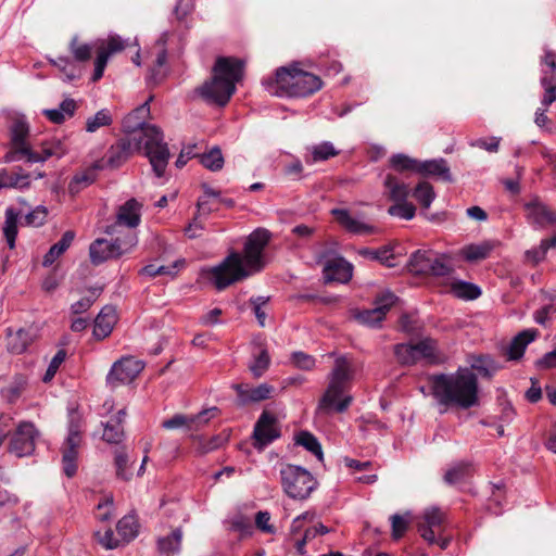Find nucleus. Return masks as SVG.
I'll return each instance as SVG.
<instances>
[{
  "instance_id": "1",
  "label": "nucleus",
  "mask_w": 556,
  "mask_h": 556,
  "mask_svg": "<svg viewBox=\"0 0 556 556\" xmlns=\"http://www.w3.org/2000/svg\"><path fill=\"white\" fill-rule=\"evenodd\" d=\"M142 148L155 176L163 177L170 159V152L164 141V134L157 126L144 127L142 136L134 135L119 138L108 149L104 157L97 161V168H119L136 151H140Z\"/></svg>"
},
{
  "instance_id": "2",
  "label": "nucleus",
  "mask_w": 556,
  "mask_h": 556,
  "mask_svg": "<svg viewBox=\"0 0 556 556\" xmlns=\"http://www.w3.org/2000/svg\"><path fill=\"white\" fill-rule=\"evenodd\" d=\"M270 240V232L257 228L247 238L243 254L231 252L220 264L210 269V280L217 290H224L265 267L263 252Z\"/></svg>"
},
{
  "instance_id": "3",
  "label": "nucleus",
  "mask_w": 556,
  "mask_h": 556,
  "mask_svg": "<svg viewBox=\"0 0 556 556\" xmlns=\"http://www.w3.org/2000/svg\"><path fill=\"white\" fill-rule=\"evenodd\" d=\"M431 394L439 406L469 409L479 405L477 375L468 367H458L455 372L434 374L429 377Z\"/></svg>"
},
{
  "instance_id": "4",
  "label": "nucleus",
  "mask_w": 556,
  "mask_h": 556,
  "mask_svg": "<svg viewBox=\"0 0 556 556\" xmlns=\"http://www.w3.org/2000/svg\"><path fill=\"white\" fill-rule=\"evenodd\" d=\"M244 74V62L232 56H218L212 70L211 79L198 88L207 102L225 106L236 91V84Z\"/></svg>"
},
{
  "instance_id": "5",
  "label": "nucleus",
  "mask_w": 556,
  "mask_h": 556,
  "mask_svg": "<svg viewBox=\"0 0 556 556\" xmlns=\"http://www.w3.org/2000/svg\"><path fill=\"white\" fill-rule=\"evenodd\" d=\"M263 85L273 96L304 98L317 92L323 81L317 75L295 66H281L276 70L275 77L264 79Z\"/></svg>"
},
{
  "instance_id": "6",
  "label": "nucleus",
  "mask_w": 556,
  "mask_h": 556,
  "mask_svg": "<svg viewBox=\"0 0 556 556\" xmlns=\"http://www.w3.org/2000/svg\"><path fill=\"white\" fill-rule=\"evenodd\" d=\"M353 378L350 363L343 356L338 357L329 376V384L319 400L317 410L324 414L344 413L352 403V396L345 395Z\"/></svg>"
},
{
  "instance_id": "7",
  "label": "nucleus",
  "mask_w": 556,
  "mask_h": 556,
  "mask_svg": "<svg viewBox=\"0 0 556 556\" xmlns=\"http://www.w3.org/2000/svg\"><path fill=\"white\" fill-rule=\"evenodd\" d=\"M280 480L285 493L299 501L306 500L318 484L307 469L291 464L281 466Z\"/></svg>"
},
{
  "instance_id": "8",
  "label": "nucleus",
  "mask_w": 556,
  "mask_h": 556,
  "mask_svg": "<svg viewBox=\"0 0 556 556\" xmlns=\"http://www.w3.org/2000/svg\"><path fill=\"white\" fill-rule=\"evenodd\" d=\"M138 242L134 231H127L114 240L97 239L89 247V256L93 265H100L109 260L118 258L130 251Z\"/></svg>"
},
{
  "instance_id": "9",
  "label": "nucleus",
  "mask_w": 556,
  "mask_h": 556,
  "mask_svg": "<svg viewBox=\"0 0 556 556\" xmlns=\"http://www.w3.org/2000/svg\"><path fill=\"white\" fill-rule=\"evenodd\" d=\"M29 126L24 119H15L10 128L11 149L4 155L5 163L25 160L27 163H38L37 152L33 151L26 139Z\"/></svg>"
},
{
  "instance_id": "10",
  "label": "nucleus",
  "mask_w": 556,
  "mask_h": 556,
  "mask_svg": "<svg viewBox=\"0 0 556 556\" xmlns=\"http://www.w3.org/2000/svg\"><path fill=\"white\" fill-rule=\"evenodd\" d=\"M39 435L33 422L21 421L9 434L8 452L18 458L33 455Z\"/></svg>"
},
{
  "instance_id": "11",
  "label": "nucleus",
  "mask_w": 556,
  "mask_h": 556,
  "mask_svg": "<svg viewBox=\"0 0 556 556\" xmlns=\"http://www.w3.org/2000/svg\"><path fill=\"white\" fill-rule=\"evenodd\" d=\"M143 369V364L134 357H123L116 361L108 376L106 384L115 389L122 384L130 383Z\"/></svg>"
},
{
  "instance_id": "12",
  "label": "nucleus",
  "mask_w": 556,
  "mask_h": 556,
  "mask_svg": "<svg viewBox=\"0 0 556 556\" xmlns=\"http://www.w3.org/2000/svg\"><path fill=\"white\" fill-rule=\"evenodd\" d=\"M83 437L80 433L79 425L71 421L68 427V434L62 446V463L65 475L68 478L75 476L77 471V457L78 450L81 445Z\"/></svg>"
},
{
  "instance_id": "13",
  "label": "nucleus",
  "mask_w": 556,
  "mask_h": 556,
  "mask_svg": "<svg viewBox=\"0 0 556 556\" xmlns=\"http://www.w3.org/2000/svg\"><path fill=\"white\" fill-rule=\"evenodd\" d=\"M445 518V514L438 507L425 509L419 518L417 530L430 545L435 542L437 534L443 533Z\"/></svg>"
},
{
  "instance_id": "14",
  "label": "nucleus",
  "mask_w": 556,
  "mask_h": 556,
  "mask_svg": "<svg viewBox=\"0 0 556 556\" xmlns=\"http://www.w3.org/2000/svg\"><path fill=\"white\" fill-rule=\"evenodd\" d=\"M395 300L396 296L392 292H384L380 296H377L374 308L356 312L354 318L362 325L378 327Z\"/></svg>"
},
{
  "instance_id": "15",
  "label": "nucleus",
  "mask_w": 556,
  "mask_h": 556,
  "mask_svg": "<svg viewBox=\"0 0 556 556\" xmlns=\"http://www.w3.org/2000/svg\"><path fill=\"white\" fill-rule=\"evenodd\" d=\"M280 437L275 415L264 410L258 417L253 430V446L262 450Z\"/></svg>"
},
{
  "instance_id": "16",
  "label": "nucleus",
  "mask_w": 556,
  "mask_h": 556,
  "mask_svg": "<svg viewBox=\"0 0 556 556\" xmlns=\"http://www.w3.org/2000/svg\"><path fill=\"white\" fill-rule=\"evenodd\" d=\"M219 414L217 407H210L200 412L197 415H182L176 414L172 418L166 419L162 422V427L167 430L177 428H186L187 430H199L201 427L206 425L212 418Z\"/></svg>"
},
{
  "instance_id": "17",
  "label": "nucleus",
  "mask_w": 556,
  "mask_h": 556,
  "mask_svg": "<svg viewBox=\"0 0 556 556\" xmlns=\"http://www.w3.org/2000/svg\"><path fill=\"white\" fill-rule=\"evenodd\" d=\"M141 203L135 198L127 200L118 207L116 222L108 226L105 232L111 236L115 235L118 232L119 226H126L130 229L136 228L141 222Z\"/></svg>"
},
{
  "instance_id": "18",
  "label": "nucleus",
  "mask_w": 556,
  "mask_h": 556,
  "mask_svg": "<svg viewBox=\"0 0 556 556\" xmlns=\"http://www.w3.org/2000/svg\"><path fill=\"white\" fill-rule=\"evenodd\" d=\"M43 176L45 174L42 172L28 173L18 166H14L12 168H3L0 170V189L28 188L33 179H39Z\"/></svg>"
},
{
  "instance_id": "19",
  "label": "nucleus",
  "mask_w": 556,
  "mask_h": 556,
  "mask_svg": "<svg viewBox=\"0 0 556 556\" xmlns=\"http://www.w3.org/2000/svg\"><path fill=\"white\" fill-rule=\"evenodd\" d=\"M232 389L237 392V401L240 406L270 399L275 391V388L268 383H261L257 387H250L247 383H236L232 384Z\"/></svg>"
},
{
  "instance_id": "20",
  "label": "nucleus",
  "mask_w": 556,
  "mask_h": 556,
  "mask_svg": "<svg viewBox=\"0 0 556 556\" xmlns=\"http://www.w3.org/2000/svg\"><path fill=\"white\" fill-rule=\"evenodd\" d=\"M525 210L528 222L535 228L543 229L548 225L556 224V212L539 199L527 202Z\"/></svg>"
},
{
  "instance_id": "21",
  "label": "nucleus",
  "mask_w": 556,
  "mask_h": 556,
  "mask_svg": "<svg viewBox=\"0 0 556 556\" xmlns=\"http://www.w3.org/2000/svg\"><path fill=\"white\" fill-rule=\"evenodd\" d=\"M353 267L342 256L329 260L324 266V278L326 282L345 283L352 278Z\"/></svg>"
},
{
  "instance_id": "22",
  "label": "nucleus",
  "mask_w": 556,
  "mask_h": 556,
  "mask_svg": "<svg viewBox=\"0 0 556 556\" xmlns=\"http://www.w3.org/2000/svg\"><path fill=\"white\" fill-rule=\"evenodd\" d=\"M331 214L336 217L337 222L351 233L371 235L377 231L376 227L351 216L350 212L345 208H333Z\"/></svg>"
},
{
  "instance_id": "23",
  "label": "nucleus",
  "mask_w": 556,
  "mask_h": 556,
  "mask_svg": "<svg viewBox=\"0 0 556 556\" xmlns=\"http://www.w3.org/2000/svg\"><path fill=\"white\" fill-rule=\"evenodd\" d=\"M117 321L116 309L112 305H105L94 319L93 336L98 340L109 337Z\"/></svg>"
},
{
  "instance_id": "24",
  "label": "nucleus",
  "mask_w": 556,
  "mask_h": 556,
  "mask_svg": "<svg viewBox=\"0 0 556 556\" xmlns=\"http://www.w3.org/2000/svg\"><path fill=\"white\" fill-rule=\"evenodd\" d=\"M418 174L429 177H435L446 182L453 181L450 166L446 160L442 157L428 160L424 162L419 161Z\"/></svg>"
},
{
  "instance_id": "25",
  "label": "nucleus",
  "mask_w": 556,
  "mask_h": 556,
  "mask_svg": "<svg viewBox=\"0 0 556 556\" xmlns=\"http://www.w3.org/2000/svg\"><path fill=\"white\" fill-rule=\"evenodd\" d=\"M418 361L426 359L429 364L438 365L443 363L444 358L438 350V342L432 338H425L414 344Z\"/></svg>"
},
{
  "instance_id": "26",
  "label": "nucleus",
  "mask_w": 556,
  "mask_h": 556,
  "mask_svg": "<svg viewBox=\"0 0 556 556\" xmlns=\"http://www.w3.org/2000/svg\"><path fill=\"white\" fill-rule=\"evenodd\" d=\"M538 336V330L526 329L519 332L509 343L507 356L510 361H517L523 356L525 350Z\"/></svg>"
},
{
  "instance_id": "27",
  "label": "nucleus",
  "mask_w": 556,
  "mask_h": 556,
  "mask_svg": "<svg viewBox=\"0 0 556 556\" xmlns=\"http://www.w3.org/2000/svg\"><path fill=\"white\" fill-rule=\"evenodd\" d=\"M77 103L72 98L64 99L59 108L56 109H47L42 111V114L54 124H62L67 118H71L74 116L76 110H77Z\"/></svg>"
},
{
  "instance_id": "28",
  "label": "nucleus",
  "mask_w": 556,
  "mask_h": 556,
  "mask_svg": "<svg viewBox=\"0 0 556 556\" xmlns=\"http://www.w3.org/2000/svg\"><path fill=\"white\" fill-rule=\"evenodd\" d=\"M182 540V531L176 528L170 534L159 538L156 548L160 556H173L180 552Z\"/></svg>"
},
{
  "instance_id": "29",
  "label": "nucleus",
  "mask_w": 556,
  "mask_h": 556,
  "mask_svg": "<svg viewBox=\"0 0 556 556\" xmlns=\"http://www.w3.org/2000/svg\"><path fill=\"white\" fill-rule=\"evenodd\" d=\"M358 255L370 261H377L387 267L395 266L393 262L395 255L393 253V247L388 244L379 249L362 248L357 251Z\"/></svg>"
},
{
  "instance_id": "30",
  "label": "nucleus",
  "mask_w": 556,
  "mask_h": 556,
  "mask_svg": "<svg viewBox=\"0 0 556 556\" xmlns=\"http://www.w3.org/2000/svg\"><path fill=\"white\" fill-rule=\"evenodd\" d=\"M433 255L434 252L430 250L415 251L409 257L408 270L417 276H427Z\"/></svg>"
},
{
  "instance_id": "31",
  "label": "nucleus",
  "mask_w": 556,
  "mask_h": 556,
  "mask_svg": "<svg viewBox=\"0 0 556 556\" xmlns=\"http://www.w3.org/2000/svg\"><path fill=\"white\" fill-rule=\"evenodd\" d=\"M494 249V243L491 241H483L478 244H468L462 248L459 255L469 263L479 262L489 257Z\"/></svg>"
},
{
  "instance_id": "32",
  "label": "nucleus",
  "mask_w": 556,
  "mask_h": 556,
  "mask_svg": "<svg viewBox=\"0 0 556 556\" xmlns=\"http://www.w3.org/2000/svg\"><path fill=\"white\" fill-rule=\"evenodd\" d=\"M470 370L478 371L483 378H491L501 367L490 355H470Z\"/></svg>"
},
{
  "instance_id": "33",
  "label": "nucleus",
  "mask_w": 556,
  "mask_h": 556,
  "mask_svg": "<svg viewBox=\"0 0 556 556\" xmlns=\"http://www.w3.org/2000/svg\"><path fill=\"white\" fill-rule=\"evenodd\" d=\"M74 239L75 232L73 230L65 231L62 238L49 249L43 257L42 265L45 267L52 265L71 247Z\"/></svg>"
},
{
  "instance_id": "34",
  "label": "nucleus",
  "mask_w": 556,
  "mask_h": 556,
  "mask_svg": "<svg viewBox=\"0 0 556 556\" xmlns=\"http://www.w3.org/2000/svg\"><path fill=\"white\" fill-rule=\"evenodd\" d=\"M143 112H149L148 102L136 109L131 114L124 118L123 130L126 134V136H142L143 128L147 126H152L151 124H146L141 121H135L139 118L138 114Z\"/></svg>"
},
{
  "instance_id": "35",
  "label": "nucleus",
  "mask_w": 556,
  "mask_h": 556,
  "mask_svg": "<svg viewBox=\"0 0 556 556\" xmlns=\"http://www.w3.org/2000/svg\"><path fill=\"white\" fill-rule=\"evenodd\" d=\"M49 62L63 73L64 79L67 81H73L81 76L80 67L76 64V61L71 60L68 56L50 58Z\"/></svg>"
},
{
  "instance_id": "36",
  "label": "nucleus",
  "mask_w": 556,
  "mask_h": 556,
  "mask_svg": "<svg viewBox=\"0 0 556 556\" xmlns=\"http://www.w3.org/2000/svg\"><path fill=\"white\" fill-rule=\"evenodd\" d=\"M21 212H17L13 207L5 210V220L3 225V235L10 249L15 247V240L17 236V220Z\"/></svg>"
},
{
  "instance_id": "37",
  "label": "nucleus",
  "mask_w": 556,
  "mask_h": 556,
  "mask_svg": "<svg viewBox=\"0 0 556 556\" xmlns=\"http://www.w3.org/2000/svg\"><path fill=\"white\" fill-rule=\"evenodd\" d=\"M98 41L94 43H83L79 42L77 36H74L70 41L68 49L73 54L74 61L84 63L91 59L92 50H98Z\"/></svg>"
},
{
  "instance_id": "38",
  "label": "nucleus",
  "mask_w": 556,
  "mask_h": 556,
  "mask_svg": "<svg viewBox=\"0 0 556 556\" xmlns=\"http://www.w3.org/2000/svg\"><path fill=\"white\" fill-rule=\"evenodd\" d=\"M384 187L389 191V197L394 202H403L409 195V188L406 184L400 182L397 178L388 174L384 178Z\"/></svg>"
},
{
  "instance_id": "39",
  "label": "nucleus",
  "mask_w": 556,
  "mask_h": 556,
  "mask_svg": "<svg viewBox=\"0 0 556 556\" xmlns=\"http://www.w3.org/2000/svg\"><path fill=\"white\" fill-rule=\"evenodd\" d=\"M30 341L29 332L24 329H18L15 332L9 331L8 350L13 354H22L26 351Z\"/></svg>"
},
{
  "instance_id": "40",
  "label": "nucleus",
  "mask_w": 556,
  "mask_h": 556,
  "mask_svg": "<svg viewBox=\"0 0 556 556\" xmlns=\"http://www.w3.org/2000/svg\"><path fill=\"white\" fill-rule=\"evenodd\" d=\"M114 466L117 479L129 481L132 478V471L129 466V457L124 447L115 450Z\"/></svg>"
},
{
  "instance_id": "41",
  "label": "nucleus",
  "mask_w": 556,
  "mask_h": 556,
  "mask_svg": "<svg viewBox=\"0 0 556 556\" xmlns=\"http://www.w3.org/2000/svg\"><path fill=\"white\" fill-rule=\"evenodd\" d=\"M97 162L93 167L76 174L70 182L68 190L72 194L78 193L83 188L91 185L97 179Z\"/></svg>"
},
{
  "instance_id": "42",
  "label": "nucleus",
  "mask_w": 556,
  "mask_h": 556,
  "mask_svg": "<svg viewBox=\"0 0 556 556\" xmlns=\"http://www.w3.org/2000/svg\"><path fill=\"white\" fill-rule=\"evenodd\" d=\"M311 157H306V163H316L327 161L339 154V151L329 141H324L319 144L309 148Z\"/></svg>"
},
{
  "instance_id": "43",
  "label": "nucleus",
  "mask_w": 556,
  "mask_h": 556,
  "mask_svg": "<svg viewBox=\"0 0 556 556\" xmlns=\"http://www.w3.org/2000/svg\"><path fill=\"white\" fill-rule=\"evenodd\" d=\"M454 271L448 257L445 254L438 255L434 253L427 276L433 277H448Z\"/></svg>"
},
{
  "instance_id": "44",
  "label": "nucleus",
  "mask_w": 556,
  "mask_h": 556,
  "mask_svg": "<svg viewBox=\"0 0 556 556\" xmlns=\"http://www.w3.org/2000/svg\"><path fill=\"white\" fill-rule=\"evenodd\" d=\"M396 361L402 366H412L418 362L414 344L399 343L393 348Z\"/></svg>"
},
{
  "instance_id": "45",
  "label": "nucleus",
  "mask_w": 556,
  "mask_h": 556,
  "mask_svg": "<svg viewBox=\"0 0 556 556\" xmlns=\"http://www.w3.org/2000/svg\"><path fill=\"white\" fill-rule=\"evenodd\" d=\"M389 162H390L391 167L399 173H404V172L418 173L419 161L416 159H413L406 154H403V153L393 154L390 157Z\"/></svg>"
},
{
  "instance_id": "46",
  "label": "nucleus",
  "mask_w": 556,
  "mask_h": 556,
  "mask_svg": "<svg viewBox=\"0 0 556 556\" xmlns=\"http://www.w3.org/2000/svg\"><path fill=\"white\" fill-rule=\"evenodd\" d=\"M296 444L305 447L308 452L314 454L319 460H323L324 454L321 445L317 438L308 431H301L295 437Z\"/></svg>"
},
{
  "instance_id": "47",
  "label": "nucleus",
  "mask_w": 556,
  "mask_h": 556,
  "mask_svg": "<svg viewBox=\"0 0 556 556\" xmlns=\"http://www.w3.org/2000/svg\"><path fill=\"white\" fill-rule=\"evenodd\" d=\"M103 425L102 439L109 444H119L124 439V428L116 420H108Z\"/></svg>"
},
{
  "instance_id": "48",
  "label": "nucleus",
  "mask_w": 556,
  "mask_h": 556,
  "mask_svg": "<svg viewBox=\"0 0 556 556\" xmlns=\"http://www.w3.org/2000/svg\"><path fill=\"white\" fill-rule=\"evenodd\" d=\"M413 197L424 208H429L435 198V193L433 187L429 182L421 181L415 187Z\"/></svg>"
},
{
  "instance_id": "49",
  "label": "nucleus",
  "mask_w": 556,
  "mask_h": 556,
  "mask_svg": "<svg viewBox=\"0 0 556 556\" xmlns=\"http://www.w3.org/2000/svg\"><path fill=\"white\" fill-rule=\"evenodd\" d=\"M117 534L121 541L128 543L138 534L137 526L132 517L125 516L116 525Z\"/></svg>"
},
{
  "instance_id": "50",
  "label": "nucleus",
  "mask_w": 556,
  "mask_h": 556,
  "mask_svg": "<svg viewBox=\"0 0 556 556\" xmlns=\"http://www.w3.org/2000/svg\"><path fill=\"white\" fill-rule=\"evenodd\" d=\"M201 164L212 170L217 172L224 166V157L218 147L212 148L208 152L201 155Z\"/></svg>"
},
{
  "instance_id": "51",
  "label": "nucleus",
  "mask_w": 556,
  "mask_h": 556,
  "mask_svg": "<svg viewBox=\"0 0 556 556\" xmlns=\"http://www.w3.org/2000/svg\"><path fill=\"white\" fill-rule=\"evenodd\" d=\"M66 149L61 140L53 139L51 141H46L42 143L41 152H37V156L39 157L38 162H45L51 156H62L65 153Z\"/></svg>"
},
{
  "instance_id": "52",
  "label": "nucleus",
  "mask_w": 556,
  "mask_h": 556,
  "mask_svg": "<svg viewBox=\"0 0 556 556\" xmlns=\"http://www.w3.org/2000/svg\"><path fill=\"white\" fill-rule=\"evenodd\" d=\"M113 122L112 115L109 110L102 109L98 111L92 117H89L86 122V130L88 132H94L100 127L110 126Z\"/></svg>"
},
{
  "instance_id": "53",
  "label": "nucleus",
  "mask_w": 556,
  "mask_h": 556,
  "mask_svg": "<svg viewBox=\"0 0 556 556\" xmlns=\"http://www.w3.org/2000/svg\"><path fill=\"white\" fill-rule=\"evenodd\" d=\"M453 291L458 298L465 300H476L481 294V290L478 286L466 281H458L454 283Z\"/></svg>"
},
{
  "instance_id": "54",
  "label": "nucleus",
  "mask_w": 556,
  "mask_h": 556,
  "mask_svg": "<svg viewBox=\"0 0 556 556\" xmlns=\"http://www.w3.org/2000/svg\"><path fill=\"white\" fill-rule=\"evenodd\" d=\"M98 43V48L108 53L109 56L122 52L126 48L125 40L117 35L110 36L108 39H100Z\"/></svg>"
},
{
  "instance_id": "55",
  "label": "nucleus",
  "mask_w": 556,
  "mask_h": 556,
  "mask_svg": "<svg viewBox=\"0 0 556 556\" xmlns=\"http://www.w3.org/2000/svg\"><path fill=\"white\" fill-rule=\"evenodd\" d=\"M101 291L102 289H90L88 295L81 298L79 301L71 305V312L75 315H79L87 312L97 301Z\"/></svg>"
},
{
  "instance_id": "56",
  "label": "nucleus",
  "mask_w": 556,
  "mask_h": 556,
  "mask_svg": "<svg viewBox=\"0 0 556 556\" xmlns=\"http://www.w3.org/2000/svg\"><path fill=\"white\" fill-rule=\"evenodd\" d=\"M388 213L391 216H397L400 218L410 220L416 214V207L408 203L406 200L403 202H396L388 208Z\"/></svg>"
},
{
  "instance_id": "57",
  "label": "nucleus",
  "mask_w": 556,
  "mask_h": 556,
  "mask_svg": "<svg viewBox=\"0 0 556 556\" xmlns=\"http://www.w3.org/2000/svg\"><path fill=\"white\" fill-rule=\"evenodd\" d=\"M270 364V357L267 350H262L260 354L254 358L253 363L249 365V369L254 378L262 377L268 369Z\"/></svg>"
},
{
  "instance_id": "58",
  "label": "nucleus",
  "mask_w": 556,
  "mask_h": 556,
  "mask_svg": "<svg viewBox=\"0 0 556 556\" xmlns=\"http://www.w3.org/2000/svg\"><path fill=\"white\" fill-rule=\"evenodd\" d=\"M400 328L407 334L418 336L422 330L420 321L409 314H403L400 318Z\"/></svg>"
},
{
  "instance_id": "59",
  "label": "nucleus",
  "mask_w": 556,
  "mask_h": 556,
  "mask_svg": "<svg viewBox=\"0 0 556 556\" xmlns=\"http://www.w3.org/2000/svg\"><path fill=\"white\" fill-rule=\"evenodd\" d=\"M66 358V351L65 350H59L55 355L52 357L47 370H46V374L42 378L43 382H49L53 379V377L55 376V374L58 372L60 366L62 365V363L65 361Z\"/></svg>"
},
{
  "instance_id": "60",
  "label": "nucleus",
  "mask_w": 556,
  "mask_h": 556,
  "mask_svg": "<svg viewBox=\"0 0 556 556\" xmlns=\"http://www.w3.org/2000/svg\"><path fill=\"white\" fill-rule=\"evenodd\" d=\"M47 215L48 210L43 205H38L25 215V224L33 227L42 226L46 222Z\"/></svg>"
},
{
  "instance_id": "61",
  "label": "nucleus",
  "mask_w": 556,
  "mask_h": 556,
  "mask_svg": "<svg viewBox=\"0 0 556 556\" xmlns=\"http://www.w3.org/2000/svg\"><path fill=\"white\" fill-rule=\"evenodd\" d=\"M269 301V296H256L250 299V304L253 307V312L261 327L265 326L266 313L263 309Z\"/></svg>"
},
{
  "instance_id": "62",
  "label": "nucleus",
  "mask_w": 556,
  "mask_h": 556,
  "mask_svg": "<svg viewBox=\"0 0 556 556\" xmlns=\"http://www.w3.org/2000/svg\"><path fill=\"white\" fill-rule=\"evenodd\" d=\"M468 472L467 465H459L448 469L444 475V481L447 484H456L465 479Z\"/></svg>"
},
{
  "instance_id": "63",
  "label": "nucleus",
  "mask_w": 556,
  "mask_h": 556,
  "mask_svg": "<svg viewBox=\"0 0 556 556\" xmlns=\"http://www.w3.org/2000/svg\"><path fill=\"white\" fill-rule=\"evenodd\" d=\"M291 362L295 367L304 370H309L315 366V358L304 352L292 353Z\"/></svg>"
},
{
  "instance_id": "64",
  "label": "nucleus",
  "mask_w": 556,
  "mask_h": 556,
  "mask_svg": "<svg viewBox=\"0 0 556 556\" xmlns=\"http://www.w3.org/2000/svg\"><path fill=\"white\" fill-rule=\"evenodd\" d=\"M110 56L104 53L100 48L97 50V58L94 60V71L92 74V81H98L102 78Z\"/></svg>"
}]
</instances>
